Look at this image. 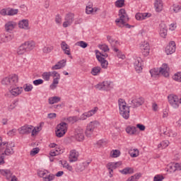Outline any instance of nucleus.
I'll use <instances>...</instances> for the list:
<instances>
[{
	"label": "nucleus",
	"instance_id": "f257e3e1",
	"mask_svg": "<svg viewBox=\"0 0 181 181\" xmlns=\"http://www.w3.org/2000/svg\"><path fill=\"white\" fill-rule=\"evenodd\" d=\"M119 18L115 20L117 25L119 26V28H122V25H124L128 29H131V25L127 23V22L129 21V17L128 16L125 9L121 8L119 11Z\"/></svg>",
	"mask_w": 181,
	"mask_h": 181
},
{
	"label": "nucleus",
	"instance_id": "f03ea898",
	"mask_svg": "<svg viewBox=\"0 0 181 181\" xmlns=\"http://www.w3.org/2000/svg\"><path fill=\"white\" fill-rule=\"evenodd\" d=\"M169 67H168L167 64H163V65L160 68H154L150 70V74L151 77H156L160 74L164 76V77H169Z\"/></svg>",
	"mask_w": 181,
	"mask_h": 181
},
{
	"label": "nucleus",
	"instance_id": "7ed1b4c3",
	"mask_svg": "<svg viewBox=\"0 0 181 181\" xmlns=\"http://www.w3.org/2000/svg\"><path fill=\"white\" fill-rule=\"evenodd\" d=\"M118 105L120 115H122L124 119H128V118H129V108H131V107L127 106V102L122 98L118 100Z\"/></svg>",
	"mask_w": 181,
	"mask_h": 181
},
{
	"label": "nucleus",
	"instance_id": "20e7f679",
	"mask_svg": "<svg viewBox=\"0 0 181 181\" xmlns=\"http://www.w3.org/2000/svg\"><path fill=\"white\" fill-rule=\"evenodd\" d=\"M1 84L5 86L8 90L15 87L18 85V76L16 75H10L7 77H5L1 81Z\"/></svg>",
	"mask_w": 181,
	"mask_h": 181
},
{
	"label": "nucleus",
	"instance_id": "39448f33",
	"mask_svg": "<svg viewBox=\"0 0 181 181\" xmlns=\"http://www.w3.org/2000/svg\"><path fill=\"white\" fill-rule=\"evenodd\" d=\"M100 127V122L97 120L90 122L86 127L85 134L88 138H91L93 134L97 131V129Z\"/></svg>",
	"mask_w": 181,
	"mask_h": 181
},
{
	"label": "nucleus",
	"instance_id": "423d86ee",
	"mask_svg": "<svg viewBox=\"0 0 181 181\" xmlns=\"http://www.w3.org/2000/svg\"><path fill=\"white\" fill-rule=\"evenodd\" d=\"M67 132V123L62 122L57 126L55 134L58 138H62Z\"/></svg>",
	"mask_w": 181,
	"mask_h": 181
},
{
	"label": "nucleus",
	"instance_id": "0eeeda50",
	"mask_svg": "<svg viewBox=\"0 0 181 181\" xmlns=\"http://www.w3.org/2000/svg\"><path fill=\"white\" fill-rule=\"evenodd\" d=\"M95 88L100 90V91H110L112 87L111 86V82L108 81H104L95 86Z\"/></svg>",
	"mask_w": 181,
	"mask_h": 181
},
{
	"label": "nucleus",
	"instance_id": "6e6552de",
	"mask_svg": "<svg viewBox=\"0 0 181 181\" xmlns=\"http://www.w3.org/2000/svg\"><path fill=\"white\" fill-rule=\"evenodd\" d=\"M128 103L131 108H138V107H141L144 104V100L142 97L134 98L132 100H129Z\"/></svg>",
	"mask_w": 181,
	"mask_h": 181
},
{
	"label": "nucleus",
	"instance_id": "1a4fd4ad",
	"mask_svg": "<svg viewBox=\"0 0 181 181\" xmlns=\"http://www.w3.org/2000/svg\"><path fill=\"white\" fill-rule=\"evenodd\" d=\"M168 103L173 108H179V97L176 95H170L168 96Z\"/></svg>",
	"mask_w": 181,
	"mask_h": 181
},
{
	"label": "nucleus",
	"instance_id": "9d476101",
	"mask_svg": "<svg viewBox=\"0 0 181 181\" xmlns=\"http://www.w3.org/2000/svg\"><path fill=\"white\" fill-rule=\"evenodd\" d=\"M15 147V144L11 142L8 143L6 142V144H5L3 148L5 149L4 154H6L7 156H9V155H13L14 151L13 148Z\"/></svg>",
	"mask_w": 181,
	"mask_h": 181
},
{
	"label": "nucleus",
	"instance_id": "9b49d317",
	"mask_svg": "<svg viewBox=\"0 0 181 181\" xmlns=\"http://www.w3.org/2000/svg\"><path fill=\"white\" fill-rule=\"evenodd\" d=\"M9 93L13 97H18V95H21L23 91V88L18 86L16 85L13 88L8 89Z\"/></svg>",
	"mask_w": 181,
	"mask_h": 181
},
{
	"label": "nucleus",
	"instance_id": "f8f14e48",
	"mask_svg": "<svg viewBox=\"0 0 181 181\" xmlns=\"http://www.w3.org/2000/svg\"><path fill=\"white\" fill-rule=\"evenodd\" d=\"M33 126L29 124H25L24 126L20 127L18 131L21 135H28L32 132V129Z\"/></svg>",
	"mask_w": 181,
	"mask_h": 181
},
{
	"label": "nucleus",
	"instance_id": "ddd939ff",
	"mask_svg": "<svg viewBox=\"0 0 181 181\" xmlns=\"http://www.w3.org/2000/svg\"><path fill=\"white\" fill-rule=\"evenodd\" d=\"M74 22V14L68 13L65 16V21L63 23V28H69Z\"/></svg>",
	"mask_w": 181,
	"mask_h": 181
},
{
	"label": "nucleus",
	"instance_id": "4468645a",
	"mask_svg": "<svg viewBox=\"0 0 181 181\" xmlns=\"http://www.w3.org/2000/svg\"><path fill=\"white\" fill-rule=\"evenodd\" d=\"M176 52V43L175 41H171L165 47L166 54H173Z\"/></svg>",
	"mask_w": 181,
	"mask_h": 181
},
{
	"label": "nucleus",
	"instance_id": "2eb2a0df",
	"mask_svg": "<svg viewBox=\"0 0 181 181\" xmlns=\"http://www.w3.org/2000/svg\"><path fill=\"white\" fill-rule=\"evenodd\" d=\"M98 111V107H95L91 110L88 111V112L83 113L82 115H81L79 119L81 121H84L85 119H87V118H90V117H93L94 114H95Z\"/></svg>",
	"mask_w": 181,
	"mask_h": 181
},
{
	"label": "nucleus",
	"instance_id": "dca6fc26",
	"mask_svg": "<svg viewBox=\"0 0 181 181\" xmlns=\"http://www.w3.org/2000/svg\"><path fill=\"white\" fill-rule=\"evenodd\" d=\"M142 59L141 57H136L134 59V66L136 73H141L142 71Z\"/></svg>",
	"mask_w": 181,
	"mask_h": 181
},
{
	"label": "nucleus",
	"instance_id": "f3484780",
	"mask_svg": "<svg viewBox=\"0 0 181 181\" xmlns=\"http://www.w3.org/2000/svg\"><path fill=\"white\" fill-rule=\"evenodd\" d=\"M118 165H119V163H109L107 165V168L109 170V177H112L114 175V170L115 169H117L118 168Z\"/></svg>",
	"mask_w": 181,
	"mask_h": 181
},
{
	"label": "nucleus",
	"instance_id": "a211bd4d",
	"mask_svg": "<svg viewBox=\"0 0 181 181\" xmlns=\"http://www.w3.org/2000/svg\"><path fill=\"white\" fill-rule=\"evenodd\" d=\"M17 25L15 21H8L4 25L6 32H12V30L16 28Z\"/></svg>",
	"mask_w": 181,
	"mask_h": 181
},
{
	"label": "nucleus",
	"instance_id": "6ab92c4d",
	"mask_svg": "<svg viewBox=\"0 0 181 181\" xmlns=\"http://www.w3.org/2000/svg\"><path fill=\"white\" fill-rule=\"evenodd\" d=\"M141 50L144 56H149V50H151V47H149V43L144 42L141 45Z\"/></svg>",
	"mask_w": 181,
	"mask_h": 181
},
{
	"label": "nucleus",
	"instance_id": "aec40b11",
	"mask_svg": "<svg viewBox=\"0 0 181 181\" xmlns=\"http://www.w3.org/2000/svg\"><path fill=\"white\" fill-rule=\"evenodd\" d=\"M75 139L79 142L84 140V131L83 129H79L76 130Z\"/></svg>",
	"mask_w": 181,
	"mask_h": 181
},
{
	"label": "nucleus",
	"instance_id": "412c9836",
	"mask_svg": "<svg viewBox=\"0 0 181 181\" xmlns=\"http://www.w3.org/2000/svg\"><path fill=\"white\" fill-rule=\"evenodd\" d=\"M78 159V153L76 150H71L69 154V162H77Z\"/></svg>",
	"mask_w": 181,
	"mask_h": 181
},
{
	"label": "nucleus",
	"instance_id": "4be33fe9",
	"mask_svg": "<svg viewBox=\"0 0 181 181\" xmlns=\"http://www.w3.org/2000/svg\"><path fill=\"white\" fill-rule=\"evenodd\" d=\"M0 174H1L2 176H4L7 180H11L12 179V176H13V173L11 172V170H0Z\"/></svg>",
	"mask_w": 181,
	"mask_h": 181
},
{
	"label": "nucleus",
	"instance_id": "5701e85b",
	"mask_svg": "<svg viewBox=\"0 0 181 181\" xmlns=\"http://www.w3.org/2000/svg\"><path fill=\"white\" fill-rule=\"evenodd\" d=\"M96 59L100 63L102 69H107L108 67V61L105 60V58L96 54Z\"/></svg>",
	"mask_w": 181,
	"mask_h": 181
},
{
	"label": "nucleus",
	"instance_id": "b1692460",
	"mask_svg": "<svg viewBox=\"0 0 181 181\" xmlns=\"http://www.w3.org/2000/svg\"><path fill=\"white\" fill-rule=\"evenodd\" d=\"M136 21H144L146 18H151V13H137L135 16Z\"/></svg>",
	"mask_w": 181,
	"mask_h": 181
},
{
	"label": "nucleus",
	"instance_id": "393cba45",
	"mask_svg": "<svg viewBox=\"0 0 181 181\" xmlns=\"http://www.w3.org/2000/svg\"><path fill=\"white\" fill-rule=\"evenodd\" d=\"M168 35V27L165 23L160 24V35L161 37H166Z\"/></svg>",
	"mask_w": 181,
	"mask_h": 181
},
{
	"label": "nucleus",
	"instance_id": "a878e982",
	"mask_svg": "<svg viewBox=\"0 0 181 181\" xmlns=\"http://www.w3.org/2000/svg\"><path fill=\"white\" fill-rule=\"evenodd\" d=\"M61 48L64 52V54H67V56H70V54H71V53L70 52V47L69 46V45H67V43H66V42H62Z\"/></svg>",
	"mask_w": 181,
	"mask_h": 181
},
{
	"label": "nucleus",
	"instance_id": "bb28decb",
	"mask_svg": "<svg viewBox=\"0 0 181 181\" xmlns=\"http://www.w3.org/2000/svg\"><path fill=\"white\" fill-rule=\"evenodd\" d=\"M154 6L156 12L162 11V9H163V3L162 2V0H155Z\"/></svg>",
	"mask_w": 181,
	"mask_h": 181
},
{
	"label": "nucleus",
	"instance_id": "cd10ccee",
	"mask_svg": "<svg viewBox=\"0 0 181 181\" xmlns=\"http://www.w3.org/2000/svg\"><path fill=\"white\" fill-rule=\"evenodd\" d=\"M18 28L21 29H25L28 30L29 29V21L28 20H22L18 23Z\"/></svg>",
	"mask_w": 181,
	"mask_h": 181
},
{
	"label": "nucleus",
	"instance_id": "c85d7f7f",
	"mask_svg": "<svg viewBox=\"0 0 181 181\" xmlns=\"http://www.w3.org/2000/svg\"><path fill=\"white\" fill-rule=\"evenodd\" d=\"M24 45L27 52H30V50H33V49H35V42L33 41H27L24 42Z\"/></svg>",
	"mask_w": 181,
	"mask_h": 181
},
{
	"label": "nucleus",
	"instance_id": "c756f323",
	"mask_svg": "<svg viewBox=\"0 0 181 181\" xmlns=\"http://www.w3.org/2000/svg\"><path fill=\"white\" fill-rule=\"evenodd\" d=\"M163 134L165 135V136H172L173 138H176L177 136V133L173 132V130L170 129H168L167 131H164Z\"/></svg>",
	"mask_w": 181,
	"mask_h": 181
},
{
	"label": "nucleus",
	"instance_id": "7c9ffc66",
	"mask_svg": "<svg viewBox=\"0 0 181 181\" xmlns=\"http://www.w3.org/2000/svg\"><path fill=\"white\" fill-rule=\"evenodd\" d=\"M119 172L122 175H132L134 173V168L127 167L123 170H120Z\"/></svg>",
	"mask_w": 181,
	"mask_h": 181
},
{
	"label": "nucleus",
	"instance_id": "2f4dec72",
	"mask_svg": "<svg viewBox=\"0 0 181 181\" xmlns=\"http://www.w3.org/2000/svg\"><path fill=\"white\" fill-rule=\"evenodd\" d=\"M129 153L132 158H137V156H139V150L138 148H131Z\"/></svg>",
	"mask_w": 181,
	"mask_h": 181
},
{
	"label": "nucleus",
	"instance_id": "473e14b6",
	"mask_svg": "<svg viewBox=\"0 0 181 181\" xmlns=\"http://www.w3.org/2000/svg\"><path fill=\"white\" fill-rule=\"evenodd\" d=\"M59 102H60V97H59V96L51 97V98H49V99H48V103L51 105L53 104H56Z\"/></svg>",
	"mask_w": 181,
	"mask_h": 181
},
{
	"label": "nucleus",
	"instance_id": "72a5a7b5",
	"mask_svg": "<svg viewBox=\"0 0 181 181\" xmlns=\"http://www.w3.org/2000/svg\"><path fill=\"white\" fill-rule=\"evenodd\" d=\"M28 52V49H26V47L25 45V43L22 44L17 50L18 54H24V53H26Z\"/></svg>",
	"mask_w": 181,
	"mask_h": 181
},
{
	"label": "nucleus",
	"instance_id": "f704fd0d",
	"mask_svg": "<svg viewBox=\"0 0 181 181\" xmlns=\"http://www.w3.org/2000/svg\"><path fill=\"white\" fill-rule=\"evenodd\" d=\"M78 119H80L78 118V117L72 116V117H69L68 118H66V119H65V121L66 122H69L70 124H74V123L77 122V121H78Z\"/></svg>",
	"mask_w": 181,
	"mask_h": 181
},
{
	"label": "nucleus",
	"instance_id": "c9c22d12",
	"mask_svg": "<svg viewBox=\"0 0 181 181\" xmlns=\"http://www.w3.org/2000/svg\"><path fill=\"white\" fill-rule=\"evenodd\" d=\"M170 168L172 169L173 172H176V170H181V163H176L170 166Z\"/></svg>",
	"mask_w": 181,
	"mask_h": 181
},
{
	"label": "nucleus",
	"instance_id": "e433bc0d",
	"mask_svg": "<svg viewBox=\"0 0 181 181\" xmlns=\"http://www.w3.org/2000/svg\"><path fill=\"white\" fill-rule=\"evenodd\" d=\"M126 132L129 134V135H134L136 134V127H127L126 128Z\"/></svg>",
	"mask_w": 181,
	"mask_h": 181
},
{
	"label": "nucleus",
	"instance_id": "4c0bfd02",
	"mask_svg": "<svg viewBox=\"0 0 181 181\" xmlns=\"http://www.w3.org/2000/svg\"><path fill=\"white\" fill-rule=\"evenodd\" d=\"M59 80L60 78H54L52 83L49 86V88H51V90H54L57 87V84H59Z\"/></svg>",
	"mask_w": 181,
	"mask_h": 181
},
{
	"label": "nucleus",
	"instance_id": "58836bf2",
	"mask_svg": "<svg viewBox=\"0 0 181 181\" xmlns=\"http://www.w3.org/2000/svg\"><path fill=\"white\" fill-rule=\"evenodd\" d=\"M18 12H19V10L16 8H8L7 11V15L8 16H13L14 15H18Z\"/></svg>",
	"mask_w": 181,
	"mask_h": 181
},
{
	"label": "nucleus",
	"instance_id": "ea45409f",
	"mask_svg": "<svg viewBox=\"0 0 181 181\" xmlns=\"http://www.w3.org/2000/svg\"><path fill=\"white\" fill-rule=\"evenodd\" d=\"M113 52H115L117 53V56L119 59H122L124 60L125 59V54H122V52H119V49L117 47L113 48Z\"/></svg>",
	"mask_w": 181,
	"mask_h": 181
},
{
	"label": "nucleus",
	"instance_id": "a19ab883",
	"mask_svg": "<svg viewBox=\"0 0 181 181\" xmlns=\"http://www.w3.org/2000/svg\"><path fill=\"white\" fill-rule=\"evenodd\" d=\"M37 175L40 177H42L44 179V177H46V176L49 175V171H47V170H38Z\"/></svg>",
	"mask_w": 181,
	"mask_h": 181
},
{
	"label": "nucleus",
	"instance_id": "79ce46f5",
	"mask_svg": "<svg viewBox=\"0 0 181 181\" xmlns=\"http://www.w3.org/2000/svg\"><path fill=\"white\" fill-rule=\"evenodd\" d=\"M42 77L45 81H50V77H52L50 71L48 72H44L42 74Z\"/></svg>",
	"mask_w": 181,
	"mask_h": 181
},
{
	"label": "nucleus",
	"instance_id": "37998d69",
	"mask_svg": "<svg viewBox=\"0 0 181 181\" xmlns=\"http://www.w3.org/2000/svg\"><path fill=\"white\" fill-rule=\"evenodd\" d=\"M63 168H65L66 169H67L68 170H69V172H71L73 170V167L70 165H69V163H67V161H60Z\"/></svg>",
	"mask_w": 181,
	"mask_h": 181
},
{
	"label": "nucleus",
	"instance_id": "c03bdc74",
	"mask_svg": "<svg viewBox=\"0 0 181 181\" xmlns=\"http://www.w3.org/2000/svg\"><path fill=\"white\" fill-rule=\"evenodd\" d=\"M23 88L25 93H29L33 90V86L32 84L27 83L23 86Z\"/></svg>",
	"mask_w": 181,
	"mask_h": 181
},
{
	"label": "nucleus",
	"instance_id": "a18cd8bd",
	"mask_svg": "<svg viewBox=\"0 0 181 181\" xmlns=\"http://www.w3.org/2000/svg\"><path fill=\"white\" fill-rule=\"evenodd\" d=\"M116 8H122L125 5V0H117L115 2Z\"/></svg>",
	"mask_w": 181,
	"mask_h": 181
},
{
	"label": "nucleus",
	"instance_id": "49530a36",
	"mask_svg": "<svg viewBox=\"0 0 181 181\" xmlns=\"http://www.w3.org/2000/svg\"><path fill=\"white\" fill-rule=\"evenodd\" d=\"M100 71H101V68L100 66H96L92 69L90 73L93 76H97Z\"/></svg>",
	"mask_w": 181,
	"mask_h": 181
},
{
	"label": "nucleus",
	"instance_id": "de8ad7c7",
	"mask_svg": "<svg viewBox=\"0 0 181 181\" xmlns=\"http://www.w3.org/2000/svg\"><path fill=\"white\" fill-rule=\"evenodd\" d=\"M173 78L175 81H177L178 83H181V72H177L173 76Z\"/></svg>",
	"mask_w": 181,
	"mask_h": 181
},
{
	"label": "nucleus",
	"instance_id": "09e8293b",
	"mask_svg": "<svg viewBox=\"0 0 181 181\" xmlns=\"http://www.w3.org/2000/svg\"><path fill=\"white\" fill-rule=\"evenodd\" d=\"M168 146H169V141L168 140L163 141L158 144V148H162V149H165V148H168Z\"/></svg>",
	"mask_w": 181,
	"mask_h": 181
},
{
	"label": "nucleus",
	"instance_id": "8fccbe9b",
	"mask_svg": "<svg viewBox=\"0 0 181 181\" xmlns=\"http://www.w3.org/2000/svg\"><path fill=\"white\" fill-rule=\"evenodd\" d=\"M76 46H80L82 49H86L88 46V44L84 41H78L76 43Z\"/></svg>",
	"mask_w": 181,
	"mask_h": 181
},
{
	"label": "nucleus",
	"instance_id": "3c124183",
	"mask_svg": "<svg viewBox=\"0 0 181 181\" xmlns=\"http://www.w3.org/2000/svg\"><path fill=\"white\" fill-rule=\"evenodd\" d=\"M119 155H121V151H119V150H113L110 153L112 158H118Z\"/></svg>",
	"mask_w": 181,
	"mask_h": 181
},
{
	"label": "nucleus",
	"instance_id": "603ef678",
	"mask_svg": "<svg viewBox=\"0 0 181 181\" xmlns=\"http://www.w3.org/2000/svg\"><path fill=\"white\" fill-rule=\"evenodd\" d=\"M40 149L38 147L34 148L30 151V155L31 156H35V155H37L39 153Z\"/></svg>",
	"mask_w": 181,
	"mask_h": 181
},
{
	"label": "nucleus",
	"instance_id": "864d4df0",
	"mask_svg": "<svg viewBox=\"0 0 181 181\" xmlns=\"http://www.w3.org/2000/svg\"><path fill=\"white\" fill-rule=\"evenodd\" d=\"M53 49H54L53 46H47L42 49V51L44 53H50V52H52Z\"/></svg>",
	"mask_w": 181,
	"mask_h": 181
},
{
	"label": "nucleus",
	"instance_id": "5fc2aeb1",
	"mask_svg": "<svg viewBox=\"0 0 181 181\" xmlns=\"http://www.w3.org/2000/svg\"><path fill=\"white\" fill-rule=\"evenodd\" d=\"M54 180V175L53 174H49V175H46L44 177V181H52Z\"/></svg>",
	"mask_w": 181,
	"mask_h": 181
},
{
	"label": "nucleus",
	"instance_id": "6e6d98bb",
	"mask_svg": "<svg viewBox=\"0 0 181 181\" xmlns=\"http://www.w3.org/2000/svg\"><path fill=\"white\" fill-rule=\"evenodd\" d=\"M173 9V11L175 12V13H177L178 12H181V6L178 4H174Z\"/></svg>",
	"mask_w": 181,
	"mask_h": 181
},
{
	"label": "nucleus",
	"instance_id": "4d7b16f0",
	"mask_svg": "<svg viewBox=\"0 0 181 181\" xmlns=\"http://www.w3.org/2000/svg\"><path fill=\"white\" fill-rule=\"evenodd\" d=\"M51 76L53 77V78H60V74H59L57 71H50Z\"/></svg>",
	"mask_w": 181,
	"mask_h": 181
},
{
	"label": "nucleus",
	"instance_id": "13d9d810",
	"mask_svg": "<svg viewBox=\"0 0 181 181\" xmlns=\"http://www.w3.org/2000/svg\"><path fill=\"white\" fill-rule=\"evenodd\" d=\"M43 83H45L43 79H37L33 81V83L34 84V86H40L43 84Z\"/></svg>",
	"mask_w": 181,
	"mask_h": 181
},
{
	"label": "nucleus",
	"instance_id": "bf43d9fd",
	"mask_svg": "<svg viewBox=\"0 0 181 181\" xmlns=\"http://www.w3.org/2000/svg\"><path fill=\"white\" fill-rule=\"evenodd\" d=\"M93 11H94V8L91 6H87L86 8V13L88 15H91L93 13Z\"/></svg>",
	"mask_w": 181,
	"mask_h": 181
},
{
	"label": "nucleus",
	"instance_id": "052dcab7",
	"mask_svg": "<svg viewBox=\"0 0 181 181\" xmlns=\"http://www.w3.org/2000/svg\"><path fill=\"white\" fill-rule=\"evenodd\" d=\"M59 153H60V152H59V150H57V149H56V150L52 149L49 152L50 156H57V155H59Z\"/></svg>",
	"mask_w": 181,
	"mask_h": 181
},
{
	"label": "nucleus",
	"instance_id": "680f3d73",
	"mask_svg": "<svg viewBox=\"0 0 181 181\" xmlns=\"http://www.w3.org/2000/svg\"><path fill=\"white\" fill-rule=\"evenodd\" d=\"M100 49H101V50H103V52H105V53L106 52H109V51H110V48L108 47V45H105V44L102 45L100 46Z\"/></svg>",
	"mask_w": 181,
	"mask_h": 181
},
{
	"label": "nucleus",
	"instance_id": "e2e57ef3",
	"mask_svg": "<svg viewBox=\"0 0 181 181\" xmlns=\"http://www.w3.org/2000/svg\"><path fill=\"white\" fill-rule=\"evenodd\" d=\"M55 22L58 25H60V23H62V16L58 14V15L56 16Z\"/></svg>",
	"mask_w": 181,
	"mask_h": 181
},
{
	"label": "nucleus",
	"instance_id": "0e129e2a",
	"mask_svg": "<svg viewBox=\"0 0 181 181\" xmlns=\"http://www.w3.org/2000/svg\"><path fill=\"white\" fill-rule=\"evenodd\" d=\"M8 136H15L16 134V129H13L10 130L8 133Z\"/></svg>",
	"mask_w": 181,
	"mask_h": 181
},
{
	"label": "nucleus",
	"instance_id": "69168bd1",
	"mask_svg": "<svg viewBox=\"0 0 181 181\" xmlns=\"http://www.w3.org/2000/svg\"><path fill=\"white\" fill-rule=\"evenodd\" d=\"M163 180V176L162 175H155L154 178H153V181H162Z\"/></svg>",
	"mask_w": 181,
	"mask_h": 181
},
{
	"label": "nucleus",
	"instance_id": "338daca9",
	"mask_svg": "<svg viewBox=\"0 0 181 181\" xmlns=\"http://www.w3.org/2000/svg\"><path fill=\"white\" fill-rule=\"evenodd\" d=\"M0 15H2V16H8V9L3 8L0 11Z\"/></svg>",
	"mask_w": 181,
	"mask_h": 181
},
{
	"label": "nucleus",
	"instance_id": "774afa93",
	"mask_svg": "<svg viewBox=\"0 0 181 181\" xmlns=\"http://www.w3.org/2000/svg\"><path fill=\"white\" fill-rule=\"evenodd\" d=\"M66 59H62L58 62L57 63L59 66H62V69H63V67L66 66Z\"/></svg>",
	"mask_w": 181,
	"mask_h": 181
}]
</instances>
